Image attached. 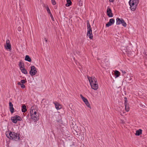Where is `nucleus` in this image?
Returning a JSON list of instances; mask_svg holds the SVG:
<instances>
[{"instance_id": "nucleus-1", "label": "nucleus", "mask_w": 147, "mask_h": 147, "mask_svg": "<svg viewBox=\"0 0 147 147\" xmlns=\"http://www.w3.org/2000/svg\"><path fill=\"white\" fill-rule=\"evenodd\" d=\"M92 88L95 90L98 88V85L97 80L94 77L87 76Z\"/></svg>"}, {"instance_id": "nucleus-2", "label": "nucleus", "mask_w": 147, "mask_h": 147, "mask_svg": "<svg viewBox=\"0 0 147 147\" xmlns=\"http://www.w3.org/2000/svg\"><path fill=\"white\" fill-rule=\"evenodd\" d=\"M138 3V0H130L129 1V4L132 11H134L135 10Z\"/></svg>"}, {"instance_id": "nucleus-3", "label": "nucleus", "mask_w": 147, "mask_h": 147, "mask_svg": "<svg viewBox=\"0 0 147 147\" xmlns=\"http://www.w3.org/2000/svg\"><path fill=\"white\" fill-rule=\"evenodd\" d=\"M86 22L88 29L87 35L90 39H92L93 38V36L92 29L89 21H87Z\"/></svg>"}, {"instance_id": "nucleus-4", "label": "nucleus", "mask_w": 147, "mask_h": 147, "mask_svg": "<svg viewBox=\"0 0 147 147\" xmlns=\"http://www.w3.org/2000/svg\"><path fill=\"white\" fill-rule=\"evenodd\" d=\"M16 133L12 132L11 131H9L8 132L6 133V136L10 139L14 140V136H16Z\"/></svg>"}, {"instance_id": "nucleus-5", "label": "nucleus", "mask_w": 147, "mask_h": 147, "mask_svg": "<svg viewBox=\"0 0 147 147\" xmlns=\"http://www.w3.org/2000/svg\"><path fill=\"white\" fill-rule=\"evenodd\" d=\"M37 73L36 67L34 66L31 67V69L30 71L29 74L31 76L35 75Z\"/></svg>"}, {"instance_id": "nucleus-6", "label": "nucleus", "mask_w": 147, "mask_h": 147, "mask_svg": "<svg viewBox=\"0 0 147 147\" xmlns=\"http://www.w3.org/2000/svg\"><path fill=\"white\" fill-rule=\"evenodd\" d=\"M11 119L12 122L14 123H16L18 121H21L22 120V119L20 117L17 115L11 117Z\"/></svg>"}, {"instance_id": "nucleus-7", "label": "nucleus", "mask_w": 147, "mask_h": 147, "mask_svg": "<svg viewBox=\"0 0 147 147\" xmlns=\"http://www.w3.org/2000/svg\"><path fill=\"white\" fill-rule=\"evenodd\" d=\"M127 98L126 97L124 98V104L125 109L126 111H129V108L128 106V104L127 102Z\"/></svg>"}, {"instance_id": "nucleus-8", "label": "nucleus", "mask_w": 147, "mask_h": 147, "mask_svg": "<svg viewBox=\"0 0 147 147\" xmlns=\"http://www.w3.org/2000/svg\"><path fill=\"white\" fill-rule=\"evenodd\" d=\"M115 20L111 18L110 19L109 22L106 24V26L109 27L111 26L114 23Z\"/></svg>"}, {"instance_id": "nucleus-9", "label": "nucleus", "mask_w": 147, "mask_h": 147, "mask_svg": "<svg viewBox=\"0 0 147 147\" xmlns=\"http://www.w3.org/2000/svg\"><path fill=\"white\" fill-rule=\"evenodd\" d=\"M9 110L11 113H13L14 112V109L13 107V105L11 102L9 103Z\"/></svg>"}, {"instance_id": "nucleus-10", "label": "nucleus", "mask_w": 147, "mask_h": 147, "mask_svg": "<svg viewBox=\"0 0 147 147\" xmlns=\"http://www.w3.org/2000/svg\"><path fill=\"white\" fill-rule=\"evenodd\" d=\"M107 15L109 17H113V14L112 13V11L110 8H107Z\"/></svg>"}, {"instance_id": "nucleus-11", "label": "nucleus", "mask_w": 147, "mask_h": 147, "mask_svg": "<svg viewBox=\"0 0 147 147\" xmlns=\"http://www.w3.org/2000/svg\"><path fill=\"white\" fill-rule=\"evenodd\" d=\"M53 103L55 104L56 108L57 110H59L61 108V105L57 102H53Z\"/></svg>"}, {"instance_id": "nucleus-12", "label": "nucleus", "mask_w": 147, "mask_h": 147, "mask_svg": "<svg viewBox=\"0 0 147 147\" xmlns=\"http://www.w3.org/2000/svg\"><path fill=\"white\" fill-rule=\"evenodd\" d=\"M6 46H5L6 49H10L11 48V45L10 41L9 40H7L6 41Z\"/></svg>"}, {"instance_id": "nucleus-13", "label": "nucleus", "mask_w": 147, "mask_h": 147, "mask_svg": "<svg viewBox=\"0 0 147 147\" xmlns=\"http://www.w3.org/2000/svg\"><path fill=\"white\" fill-rule=\"evenodd\" d=\"M20 69L22 72L25 74H27V72L26 69L24 68V67L21 66L20 67Z\"/></svg>"}, {"instance_id": "nucleus-14", "label": "nucleus", "mask_w": 147, "mask_h": 147, "mask_svg": "<svg viewBox=\"0 0 147 147\" xmlns=\"http://www.w3.org/2000/svg\"><path fill=\"white\" fill-rule=\"evenodd\" d=\"M31 118L35 121H36L38 119V115H31Z\"/></svg>"}, {"instance_id": "nucleus-15", "label": "nucleus", "mask_w": 147, "mask_h": 147, "mask_svg": "<svg viewBox=\"0 0 147 147\" xmlns=\"http://www.w3.org/2000/svg\"><path fill=\"white\" fill-rule=\"evenodd\" d=\"M83 101L88 107L90 108V109L91 108L90 105L87 99L85 98L84 100H83Z\"/></svg>"}, {"instance_id": "nucleus-16", "label": "nucleus", "mask_w": 147, "mask_h": 147, "mask_svg": "<svg viewBox=\"0 0 147 147\" xmlns=\"http://www.w3.org/2000/svg\"><path fill=\"white\" fill-rule=\"evenodd\" d=\"M16 136H14L13 138L14 140L17 141L19 140L20 139V137L19 136V134H18L17 133H16Z\"/></svg>"}, {"instance_id": "nucleus-17", "label": "nucleus", "mask_w": 147, "mask_h": 147, "mask_svg": "<svg viewBox=\"0 0 147 147\" xmlns=\"http://www.w3.org/2000/svg\"><path fill=\"white\" fill-rule=\"evenodd\" d=\"M142 130L140 129L138 130H137L136 131V133H135V135L136 136H139L140 134H142Z\"/></svg>"}, {"instance_id": "nucleus-18", "label": "nucleus", "mask_w": 147, "mask_h": 147, "mask_svg": "<svg viewBox=\"0 0 147 147\" xmlns=\"http://www.w3.org/2000/svg\"><path fill=\"white\" fill-rule=\"evenodd\" d=\"M25 60L26 61H27L28 62H30L31 61V59L30 58V57L29 55H26L25 56Z\"/></svg>"}, {"instance_id": "nucleus-19", "label": "nucleus", "mask_w": 147, "mask_h": 147, "mask_svg": "<svg viewBox=\"0 0 147 147\" xmlns=\"http://www.w3.org/2000/svg\"><path fill=\"white\" fill-rule=\"evenodd\" d=\"M122 19H120L119 18H117V19H116V21H117L116 24H117L119 25V24H121V22H122V21H121Z\"/></svg>"}, {"instance_id": "nucleus-20", "label": "nucleus", "mask_w": 147, "mask_h": 147, "mask_svg": "<svg viewBox=\"0 0 147 147\" xmlns=\"http://www.w3.org/2000/svg\"><path fill=\"white\" fill-rule=\"evenodd\" d=\"M120 72L116 70L115 72V76L116 78L118 77L120 75Z\"/></svg>"}, {"instance_id": "nucleus-21", "label": "nucleus", "mask_w": 147, "mask_h": 147, "mask_svg": "<svg viewBox=\"0 0 147 147\" xmlns=\"http://www.w3.org/2000/svg\"><path fill=\"white\" fill-rule=\"evenodd\" d=\"M22 112H25L26 111H27V110L26 109V106L25 105H22Z\"/></svg>"}, {"instance_id": "nucleus-22", "label": "nucleus", "mask_w": 147, "mask_h": 147, "mask_svg": "<svg viewBox=\"0 0 147 147\" xmlns=\"http://www.w3.org/2000/svg\"><path fill=\"white\" fill-rule=\"evenodd\" d=\"M67 3L65 4L66 7H69L71 3V2L70 0H67Z\"/></svg>"}, {"instance_id": "nucleus-23", "label": "nucleus", "mask_w": 147, "mask_h": 147, "mask_svg": "<svg viewBox=\"0 0 147 147\" xmlns=\"http://www.w3.org/2000/svg\"><path fill=\"white\" fill-rule=\"evenodd\" d=\"M35 111V109H34V107H32L30 108V116L31 115H32L34 113V112Z\"/></svg>"}, {"instance_id": "nucleus-24", "label": "nucleus", "mask_w": 147, "mask_h": 147, "mask_svg": "<svg viewBox=\"0 0 147 147\" xmlns=\"http://www.w3.org/2000/svg\"><path fill=\"white\" fill-rule=\"evenodd\" d=\"M121 23V24H122V25L124 27H126L127 25L126 23L124 22V20L123 19H122Z\"/></svg>"}, {"instance_id": "nucleus-25", "label": "nucleus", "mask_w": 147, "mask_h": 147, "mask_svg": "<svg viewBox=\"0 0 147 147\" xmlns=\"http://www.w3.org/2000/svg\"><path fill=\"white\" fill-rule=\"evenodd\" d=\"M46 9H47V12L48 13H49V14L50 13H51V11H50V10L49 9V7L48 6H47Z\"/></svg>"}, {"instance_id": "nucleus-26", "label": "nucleus", "mask_w": 147, "mask_h": 147, "mask_svg": "<svg viewBox=\"0 0 147 147\" xmlns=\"http://www.w3.org/2000/svg\"><path fill=\"white\" fill-rule=\"evenodd\" d=\"M26 81L24 80H21L20 82L22 84H25Z\"/></svg>"}, {"instance_id": "nucleus-27", "label": "nucleus", "mask_w": 147, "mask_h": 147, "mask_svg": "<svg viewBox=\"0 0 147 147\" xmlns=\"http://www.w3.org/2000/svg\"><path fill=\"white\" fill-rule=\"evenodd\" d=\"M51 2L53 5H55L56 2L55 1V0H51Z\"/></svg>"}, {"instance_id": "nucleus-28", "label": "nucleus", "mask_w": 147, "mask_h": 147, "mask_svg": "<svg viewBox=\"0 0 147 147\" xmlns=\"http://www.w3.org/2000/svg\"><path fill=\"white\" fill-rule=\"evenodd\" d=\"M49 14L50 15V16L51 17V19H52V20L53 21H54V19L53 18V16L52 15V14L51 13H50Z\"/></svg>"}, {"instance_id": "nucleus-29", "label": "nucleus", "mask_w": 147, "mask_h": 147, "mask_svg": "<svg viewBox=\"0 0 147 147\" xmlns=\"http://www.w3.org/2000/svg\"><path fill=\"white\" fill-rule=\"evenodd\" d=\"M21 87L22 88H25V86L24 85V84H22L21 85Z\"/></svg>"}, {"instance_id": "nucleus-30", "label": "nucleus", "mask_w": 147, "mask_h": 147, "mask_svg": "<svg viewBox=\"0 0 147 147\" xmlns=\"http://www.w3.org/2000/svg\"><path fill=\"white\" fill-rule=\"evenodd\" d=\"M121 71L122 72V75H124V74H125L126 72L125 71H123L122 70H121Z\"/></svg>"}, {"instance_id": "nucleus-31", "label": "nucleus", "mask_w": 147, "mask_h": 147, "mask_svg": "<svg viewBox=\"0 0 147 147\" xmlns=\"http://www.w3.org/2000/svg\"><path fill=\"white\" fill-rule=\"evenodd\" d=\"M80 96L81 98H82L83 100L86 98H85L84 97L82 94L80 95Z\"/></svg>"}, {"instance_id": "nucleus-32", "label": "nucleus", "mask_w": 147, "mask_h": 147, "mask_svg": "<svg viewBox=\"0 0 147 147\" xmlns=\"http://www.w3.org/2000/svg\"><path fill=\"white\" fill-rule=\"evenodd\" d=\"M33 113H34L32 115H37L36 112V110L34 111Z\"/></svg>"}, {"instance_id": "nucleus-33", "label": "nucleus", "mask_w": 147, "mask_h": 147, "mask_svg": "<svg viewBox=\"0 0 147 147\" xmlns=\"http://www.w3.org/2000/svg\"><path fill=\"white\" fill-rule=\"evenodd\" d=\"M19 65L20 67L21 66H22V63L21 61H20L19 62Z\"/></svg>"}, {"instance_id": "nucleus-34", "label": "nucleus", "mask_w": 147, "mask_h": 147, "mask_svg": "<svg viewBox=\"0 0 147 147\" xmlns=\"http://www.w3.org/2000/svg\"><path fill=\"white\" fill-rule=\"evenodd\" d=\"M21 82H18V84L19 85H21L22 84H21Z\"/></svg>"}, {"instance_id": "nucleus-35", "label": "nucleus", "mask_w": 147, "mask_h": 147, "mask_svg": "<svg viewBox=\"0 0 147 147\" xmlns=\"http://www.w3.org/2000/svg\"><path fill=\"white\" fill-rule=\"evenodd\" d=\"M109 1L110 2H113V0H109Z\"/></svg>"}, {"instance_id": "nucleus-36", "label": "nucleus", "mask_w": 147, "mask_h": 147, "mask_svg": "<svg viewBox=\"0 0 147 147\" xmlns=\"http://www.w3.org/2000/svg\"><path fill=\"white\" fill-rule=\"evenodd\" d=\"M45 41H46V42H47V40L46 39V38H45Z\"/></svg>"}, {"instance_id": "nucleus-37", "label": "nucleus", "mask_w": 147, "mask_h": 147, "mask_svg": "<svg viewBox=\"0 0 147 147\" xmlns=\"http://www.w3.org/2000/svg\"><path fill=\"white\" fill-rule=\"evenodd\" d=\"M79 136V135L78 134H77V136H77V137H78V136Z\"/></svg>"}, {"instance_id": "nucleus-38", "label": "nucleus", "mask_w": 147, "mask_h": 147, "mask_svg": "<svg viewBox=\"0 0 147 147\" xmlns=\"http://www.w3.org/2000/svg\"><path fill=\"white\" fill-rule=\"evenodd\" d=\"M19 28H19H19H18V30Z\"/></svg>"}]
</instances>
